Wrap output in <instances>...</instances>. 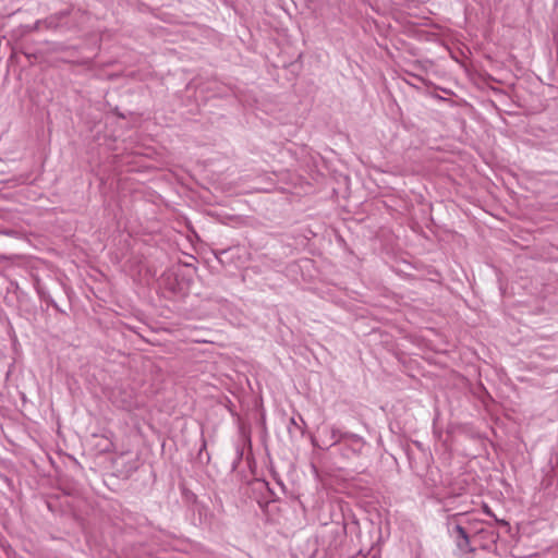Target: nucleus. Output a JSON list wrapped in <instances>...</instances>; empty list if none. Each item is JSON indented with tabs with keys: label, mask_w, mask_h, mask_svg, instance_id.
I'll return each mask as SVG.
<instances>
[{
	"label": "nucleus",
	"mask_w": 558,
	"mask_h": 558,
	"mask_svg": "<svg viewBox=\"0 0 558 558\" xmlns=\"http://www.w3.org/2000/svg\"><path fill=\"white\" fill-rule=\"evenodd\" d=\"M456 532H457V534H458L461 538H463L466 543L469 542L468 533H466V531H465V529H464L463 526H461V525H457V526H456Z\"/></svg>",
	"instance_id": "obj_1"
},
{
	"label": "nucleus",
	"mask_w": 558,
	"mask_h": 558,
	"mask_svg": "<svg viewBox=\"0 0 558 558\" xmlns=\"http://www.w3.org/2000/svg\"><path fill=\"white\" fill-rule=\"evenodd\" d=\"M483 509H484V512H485V513H487L488 515H493V513H492V511H490V509H489V507H488V506H484V508H483Z\"/></svg>",
	"instance_id": "obj_2"
}]
</instances>
